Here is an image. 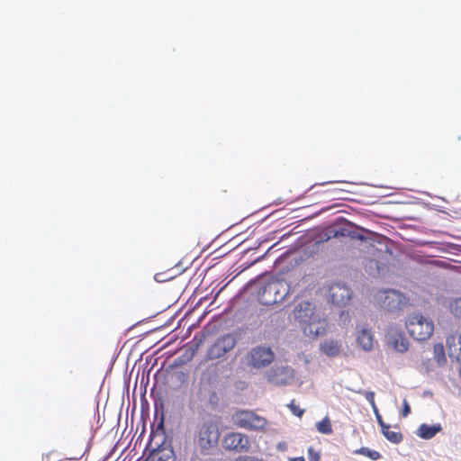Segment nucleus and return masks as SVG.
<instances>
[{"label":"nucleus","mask_w":461,"mask_h":461,"mask_svg":"<svg viewBox=\"0 0 461 461\" xmlns=\"http://www.w3.org/2000/svg\"><path fill=\"white\" fill-rule=\"evenodd\" d=\"M250 287L255 289V297L262 305L283 303L288 296V250L283 252L275 261L272 276L267 283L259 278Z\"/></svg>","instance_id":"nucleus-1"},{"label":"nucleus","mask_w":461,"mask_h":461,"mask_svg":"<svg viewBox=\"0 0 461 461\" xmlns=\"http://www.w3.org/2000/svg\"><path fill=\"white\" fill-rule=\"evenodd\" d=\"M294 318L306 336L316 338L326 333L328 322L324 314L310 302H303L294 310Z\"/></svg>","instance_id":"nucleus-2"},{"label":"nucleus","mask_w":461,"mask_h":461,"mask_svg":"<svg viewBox=\"0 0 461 461\" xmlns=\"http://www.w3.org/2000/svg\"><path fill=\"white\" fill-rule=\"evenodd\" d=\"M220 435V429L212 420L198 423L193 435L195 449L201 454H208L209 450L218 446Z\"/></svg>","instance_id":"nucleus-3"},{"label":"nucleus","mask_w":461,"mask_h":461,"mask_svg":"<svg viewBox=\"0 0 461 461\" xmlns=\"http://www.w3.org/2000/svg\"><path fill=\"white\" fill-rule=\"evenodd\" d=\"M405 326L410 336L419 341L429 339L434 331L433 321L420 313L410 315Z\"/></svg>","instance_id":"nucleus-4"},{"label":"nucleus","mask_w":461,"mask_h":461,"mask_svg":"<svg viewBox=\"0 0 461 461\" xmlns=\"http://www.w3.org/2000/svg\"><path fill=\"white\" fill-rule=\"evenodd\" d=\"M232 420L236 426L248 430H261L267 424L264 417L247 410L237 411L232 415Z\"/></svg>","instance_id":"nucleus-5"},{"label":"nucleus","mask_w":461,"mask_h":461,"mask_svg":"<svg viewBox=\"0 0 461 461\" xmlns=\"http://www.w3.org/2000/svg\"><path fill=\"white\" fill-rule=\"evenodd\" d=\"M274 357V352L269 347H255L247 356V364L253 368L266 367L273 362Z\"/></svg>","instance_id":"nucleus-6"},{"label":"nucleus","mask_w":461,"mask_h":461,"mask_svg":"<svg viewBox=\"0 0 461 461\" xmlns=\"http://www.w3.org/2000/svg\"><path fill=\"white\" fill-rule=\"evenodd\" d=\"M235 345V337L232 334H224L212 344L206 357L211 360L220 358L233 349Z\"/></svg>","instance_id":"nucleus-7"},{"label":"nucleus","mask_w":461,"mask_h":461,"mask_svg":"<svg viewBox=\"0 0 461 461\" xmlns=\"http://www.w3.org/2000/svg\"><path fill=\"white\" fill-rule=\"evenodd\" d=\"M381 307L389 311H399L405 304V297L398 291L388 289L377 294Z\"/></svg>","instance_id":"nucleus-8"},{"label":"nucleus","mask_w":461,"mask_h":461,"mask_svg":"<svg viewBox=\"0 0 461 461\" xmlns=\"http://www.w3.org/2000/svg\"><path fill=\"white\" fill-rule=\"evenodd\" d=\"M222 447L226 450H233L235 452H248L250 448L249 438L240 432H230L224 436L222 439Z\"/></svg>","instance_id":"nucleus-9"},{"label":"nucleus","mask_w":461,"mask_h":461,"mask_svg":"<svg viewBox=\"0 0 461 461\" xmlns=\"http://www.w3.org/2000/svg\"><path fill=\"white\" fill-rule=\"evenodd\" d=\"M386 338L388 344L396 351L403 353L408 350L409 341L400 326L390 324L386 330Z\"/></svg>","instance_id":"nucleus-10"},{"label":"nucleus","mask_w":461,"mask_h":461,"mask_svg":"<svg viewBox=\"0 0 461 461\" xmlns=\"http://www.w3.org/2000/svg\"><path fill=\"white\" fill-rule=\"evenodd\" d=\"M446 342L449 357L461 361V334H451Z\"/></svg>","instance_id":"nucleus-11"},{"label":"nucleus","mask_w":461,"mask_h":461,"mask_svg":"<svg viewBox=\"0 0 461 461\" xmlns=\"http://www.w3.org/2000/svg\"><path fill=\"white\" fill-rule=\"evenodd\" d=\"M148 461H175V454L172 448L166 447H158L151 449Z\"/></svg>","instance_id":"nucleus-12"},{"label":"nucleus","mask_w":461,"mask_h":461,"mask_svg":"<svg viewBox=\"0 0 461 461\" xmlns=\"http://www.w3.org/2000/svg\"><path fill=\"white\" fill-rule=\"evenodd\" d=\"M330 296L336 304H345L350 299V290L345 286L336 285L330 287Z\"/></svg>","instance_id":"nucleus-13"},{"label":"nucleus","mask_w":461,"mask_h":461,"mask_svg":"<svg viewBox=\"0 0 461 461\" xmlns=\"http://www.w3.org/2000/svg\"><path fill=\"white\" fill-rule=\"evenodd\" d=\"M357 342L366 351H369L374 348L375 339L370 330L363 328L357 331Z\"/></svg>","instance_id":"nucleus-14"},{"label":"nucleus","mask_w":461,"mask_h":461,"mask_svg":"<svg viewBox=\"0 0 461 461\" xmlns=\"http://www.w3.org/2000/svg\"><path fill=\"white\" fill-rule=\"evenodd\" d=\"M207 393H210V403H212V398L215 399L216 394L214 392L207 390L205 386H203L202 384L199 385L194 396L190 401V404L193 407H198L200 403H203L205 401Z\"/></svg>","instance_id":"nucleus-15"},{"label":"nucleus","mask_w":461,"mask_h":461,"mask_svg":"<svg viewBox=\"0 0 461 461\" xmlns=\"http://www.w3.org/2000/svg\"><path fill=\"white\" fill-rule=\"evenodd\" d=\"M442 429L440 424L429 426L428 424H421L418 429V436L424 439L432 438L438 432Z\"/></svg>","instance_id":"nucleus-16"},{"label":"nucleus","mask_w":461,"mask_h":461,"mask_svg":"<svg viewBox=\"0 0 461 461\" xmlns=\"http://www.w3.org/2000/svg\"><path fill=\"white\" fill-rule=\"evenodd\" d=\"M340 346L338 342L333 340H329L323 342L321 345V350L327 355V356H336L339 352Z\"/></svg>","instance_id":"nucleus-17"},{"label":"nucleus","mask_w":461,"mask_h":461,"mask_svg":"<svg viewBox=\"0 0 461 461\" xmlns=\"http://www.w3.org/2000/svg\"><path fill=\"white\" fill-rule=\"evenodd\" d=\"M383 435L386 438L387 440L392 443H400L402 440V435L399 431H393L390 429V426H387L382 430Z\"/></svg>","instance_id":"nucleus-18"},{"label":"nucleus","mask_w":461,"mask_h":461,"mask_svg":"<svg viewBox=\"0 0 461 461\" xmlns=\"http://www.w3.org/2000/svg\"><path fill=\"white\" fill-rule=\"evenodd\" d=\"M356 455H363L369 457L372 460H378L381 458V454L376 450H371L368 447H362L353 452Z\"/></svg>","instance_id":"nucleus-19"},{"label":"nucleus","mask_w":461,"mask_h":461,"mask_svg":"<svg viewBox=\"0 0 461 461\" xmlns=\"http://www.w3.org/2000/svg\"><path fill=\"white\" fill-rule=\"evenodd\" d=\"M433 354L436 361L441 365L446 362L445 349L442 343H436L433 347Z\"/></svg>","instance_id":"nucleus-20"},{"label":"nucleus","mask_w":461,"mask_h":461,"mask_svg":"<svg viewBox=\"0 0 461 461\" xmlns=\"http://www.w3.org/2000/svg\"><path fill=\"white\" fill-rule=\"evenodd\" d=\"M316 427L321 433H323V434L332 433L330 420L328 417L324 418L322 420L318 422L316 424Z\"/></svg>","instance_id":"nucleus-21"},{"label":"nucleus","mask_w":461,"mask_h":461,"mask_svg":"<svg viewBox=\"0 0 461 461\" xmlns=\"http://www.w3.org/2000/svg\"><path fill=\"white\" fill-rule=\"evenodd\" d=\"M449 309L453 315L461 318V298L455 299L451 302Z\"/></svg>","instance_id":"nucleus-22"},{"label":"nucleus","mask_w":461,"mask_h":461,"mask_svg":"<svg viewBox=\"0 0 461 461\" xmlns=\"http://www.w3.org/2000/svg\"><path fill=\"white\" fill-rule=\"evenodd\" d=\"M365 398L368 401V402L375 409V393L371 391L363 393Z\"/></svg>","instance_id":"nucleus-23"},{"label":"nucleus","mask_w":461,"mask_h":461,"mask_svg":"<svg viewBox=\"0 0 461 461\" xmlns=\"http://www.w3.org/2000/svg\"><path fill=\"white\" fill-rule=\"evenodd\" d=\"M309 453V460L310 461H319L320 460V454L316 452L312 447H310L308 450Z\"/></svg>","instance_id":"nucleus-24"},{"label":"nucleus","mask_w":461,"mask_h":461,"mask_svg":"<svg viewBox=\"0 0 461 461\" xmlns=\"http://www.w3.org/2000/svg\"><path fill=\"white\" fill-rule=\"evenodd\" d=\"M290 411H292L294 414L299 417L303 413V410H300L297 406H295L294 401L290 402Z\"/></svg>","instance_id":"nucleus-25"},{"label":"nucleus","mask_w":461,"mask_h":461,"mask_svg":"<svg viewBox=\"0 0 461 461\" xmlns=\"http://www.w3.org/2000/svg\"><path fill=\"white\" fill-rule=\"evenodd\" d=\"M411 412V407L406 400L403 401V406L402 411V415L403 417H407Z\"/></svg>","instance_id":"nucleus-26"},{"label":"nucleus","mask_w":461,"mask_h":461,"mask_svg":"<svg viewBox=\"0 0 461 461\" xmlns=\"http://www.w3.org/2000/svg\"><path fill=\"white\" fill-rule=\"evenodd\" d=\"M349 235V232L346 229H339L334 231V236H348Z\"/></svg>","instance_id":"nucleus-27"},{"label":"nucleus","mask_w":461,"mask_h":461,"mask_svg":"<svg viewBox=\"0 0 461 461\" xmlns=\"http://www.w3.org/2000/svg\"><path fill=\"white\" fill-rule=\"evenodd\" d=\"M255 456H240L235 459V461H254Z\"/></svg>","instance_id":"nucleus-28"},{"label":"nucleus","mask_w":461,"mask_h":461,"mask_svg":"<svg viewBox=\"0 0 461 461\" xmlns=\"http://www.w3.org/2000/svg\"><path fill=\"white\" fill-rule=\"evenodd\" d=\"M189 461H203V459L198 456V454H197V453H194V454L191 456V457H190Z\"/></svg>","instance_id":"nucleus-29"},{"label":"nucleus","mask_w":461,"mask_h":461,"mask_svg":"<svg viewBox=\"0 0 461 461\" xmlns=\"http://www.w3.org/2000/svg\"><path fill=\"white\" fill-rule=\"evenodd\" d=\"M377 420H378L379 425H380V426H381V428H382V430H383L384 428H386V427L388 426V425H386V424L384 422V420H383V419H382V417H381L380 415H377Z\"/></svg>","instance_id":"nucleus-30"},{"label":"nucleus","mask_w":461,"mask_h":461,"mask_svg":"<svg viewBox=\"0 0 461 461\" xmlns=\"http://www.w3.org/2000/svg\"><path fill=\"white\" fill-rule=\"evenodd\" d=\"M290 461H305L303 457L290 458Z\"/></svg>","instance_id":"nucleus-31"},{"label":"nucleus","mask_w":461,"mask_h":461,"mask_svg":"<svg viewBox=\"0 0 461 461\" xmlns=\"http://www.w3.org/2000/svg\"><path fill=\"white\" fill-rule=\"evenodd\" d=\"M194 349H192V350H191V353H190V356H189V358H192V357H193V356H194Z\"/></svg>","instance_id":"nucleus-32"},{"label":"nucleus","mask_w":461,"mask_h":461,"mask_svg":"<svg viewBox=\"0 0 461 461\" xmlns=\"http://www.w3.org/2000/svg\"><path fill=\"white\" fill-rule=\"evenodd\" d=\"M349 321V316H348V314H347V316L345 317L344 321Z\"/></svg>","instance_id":"nucleus-33"}]
</instances>
